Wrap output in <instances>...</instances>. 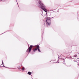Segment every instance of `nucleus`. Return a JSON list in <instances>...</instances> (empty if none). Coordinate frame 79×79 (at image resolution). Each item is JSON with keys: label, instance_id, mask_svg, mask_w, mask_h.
I'll return each instance as SVG.
<instances>
[{"label": "nucleus", "instance_id": "5", "mask_svg": "<svg viewBox=\"0 0 79 79\" xmlns=\"http://www.w3.org/2000/svg\"><path fill=\"white\" fill-rule=\"evenodd\" d=\"M40 47L39 46V45H38L37 47V50H38V52H41V51H40Z\"/></svg>", "mask_w": 79, "mask_h": 79}, {"label": "nucleus", "instance_id": "16", "mask_svg": "<svg viewBox=\"0 0 79 79\" xmlns=\"http://www.w3.org/2000/svg\"><path fill=\"white\" fill-rule=\"evenodd\" d=\"M5 32L3 33L2 34H4V33H5Z\"/></svg>", "mask_w": 79, "mask_h": 79}, {"label": "nucleus", "instance_id": "11", "mask_svg": "<svg viewBox=\"0 0 79 79\" xmlns=\"http://www.w3.org/2000/svg\"><path fill=\"white\" fill-rule=\"evenodd\" d=\"M22 70H23V71H24V69L23 68L22 69Z\"/></svg>", "mask_w": 79, "mask_h": 79}, {"label": "nucleus", "instance_id": "17", "mask_svg": "<svg viewBox=\"0 0 79 79\" xmlns=\"http://www.w3.org/2000/svg\"><path fill=\"white\" fill-rule=\"evenodd\" d=\"M1 66H0V67H1Z\"/></svg>", "mask_w": 79, "mask_h": 79}, {"label": "nucleus", "instance_id": "22", "mask_svg": "<svg viewBox=\"0 0 79 79\" xmlns=\"http://www.w3.org/2000/svg\"><path fill=\"white\" fill-rule=\"evenodd\" d=\"M58 61H59V60H58Z\"/></svg>", "mask_w": 79, "mask_h": 79}, {"label": "nucleus", "instance_id": "3", "mask_svg": "<svg viewBox=\"0 0 79 79\" xmlns=\"http://www.w3.org/2000/svg\"><path fill=\"white\" fill-rule=\"evenodd\" d=\"M35 46L31 45H30V47L28 48L27 49L26 51V52H27L28 53H29L31 52V50H32V49L33 47H34Z\"/></svg>", "mask_w": 79, "mask_h": 79}, {"label": "nucleus", "instance_id": "15", "mask_svg": "<svg viewBox=\"0 0 79 79\" xmlns=\"http://www.w3.org/2000/svg\"><path fill=\"white\" fill-rule=\"evenodd\" d=\"M17 4H18V6H19L18 5V2H17Z\"/></svg>", "mask_w": 79, "mask_h": 79}, {"label": "nucleus", "instance_id": "18", "mask_svg": "<svg viewBox=\"0 0 79 79\" xmlns=\"http://www.w3.org/2000/svg\"><path fill=\"white\" fill-rule=\"evenodd\" d=\"M16 0V1L17 2V0Z\"/></svg>", "mask_w": 79, "mask_h": 79}, {"label": "nucleus", "instance_id": "13", "mask_svg": "<svg viewBox=\"0 0 79 79\" xmlns=\"http://www.w3.org/2000/svg\"><path fill=\"white\" fill-rule=\"evenodd\" d=\"M3 67H4V68H6V67L5 66H4Z\"/></svg>", "mask_w": 79, "mask_h": 79}, {"label": "nucleus", "instance_id": "12", "mask_svg": "<svg viewBox=\"0 0 79 79\" xmlns=\"http://www.w3.org/2000/svg\"><path fill=\"white\" fill-rule=\"evenodd\" d=\"M1 1H2V2H4V1H2V0H1Z\"/></svg>", "mask_w": 79, "mask_h": 79}, {"label": "nucleus", "instance_id": "2", "mask_svg": "<svg viewBox=\"0 0 79 79\" xmlns=\"http://www.w3.org/2000/svg\"><path fill=\"white\" fill-rule=\"evenodd\" d=\"M53 18V17H47V18H46V23L47 25H48V26H50L51 22V19H52Z\"/></svg>", "mask_w": 79, "mask_h": 79}, {"label": "nucleus", "instance_id": "7", "mask_svg": "<svg viewBox=\"0 0 79 79\" xmlns=\"http://www.w3.org/2000/svg\"><path fill=\"white\" fill-rule=\"evenodd\" d=\"M36 50H37V47L35 48V49L33 50V51L34 52H36Z\"/></svg>", "mask_w": 79, "mask_h": 79}, {"label": "nucleus", "instance_id": "1", "mask_svg": "<svg viewBox=\"0 0 79 79\" xmlns=\"http://www.w3.org/2000/svg\"><path fill=\"white\" fill-rule=\"evenodd\" d=\"M38 1V3L39 4V5L38 6L41 8L43 11H44L46 13V15H47V10L46 6H45V5L43 4L40 0H37Z\"/></svg>", "mask_w": 79, "mask_h": 79}, {"label": "nucleus", "instance_id": "10", "mask_svg": "<svg viewBox=\"0 0 79 79\" xmlns=\"http://www.w3.org/2000/svg\"><path fill=\"white\" fill-rule=\"evenodd\" d=\"M76 56H77V55H74V57H76Z\"/></svg>", "mask_w": 79, "mask_h": 79}, {"label": "nucleus", "instance_id": "4", "mask_svg": "<svg viewBox=\"0 0 79 79\" xmlns=\"http://www.w3.org/2000/svg\"><path fill=\"white\" fill-rule=\"evenodd\" d=\"M62 55H60V56H58V58H59L60 60H61L60 61H61V62H64V63L65 62V61L64 60V59H62L61 58V57L62 56Z\"/></svg>", "mask_w": 79, "mask_h": 79}, {"label": "nucleus", "instance_id": "14", "mask_svg": "<svg viewBox=\"0 0 79 79\" xmlns=\"http://www.w3.org/2000/svg\"><path fill=\"white\" fill-rule=\"evenodd\" d=\"M58 63H61V62H58Z\"/></svg>", "mask_w": 79, "mask_h": 79}, {"label": "nucleus", "instance_id": "21", "mask_svg": "<svg viewBox=\"0 0 79 79\" xmlns=\"http://www.w3.org/2000/svg\"><path fill=\"white\" fill-rule=\"evenodd\" d=\"M32 54H33V53H32Z\"/></svg>", "mask_w": 79, "mask_h": 79}, {"label": "nucleus", "instance_id": "8", "mask_svg": "<svg viewBox=\"0 0 79 79\" xmlns=\"http://www.w3.org/2000/svg\"><path fill=\"white\" fill-rule=\"evenodd\" d=\"M2 64L3 66H4V64H3V60H2Z\"/></svg>", "mask_w": 79, "mask_h": 79}, {"label": "nucleus", "instance_id": "6", "mask_svg": "<svg viewBox=\"0 0 79 79\" xmlns=\"http://www.w3.org/2000/svg\"><path fill=\"white\" fill-rule=\"evenodd\" d=\"M28 74H29V75H31V74H32V72H28L27 73Z\"/></svg>", "mask_w": 79, "mask_h": 79}, {"label": "nucleus", "instance_id": "19", "mask_svg": "<svg viewBox=\"0 0 79 79\" xmlns=\"http://www.w3.org/2000/svg\"><path fill=\"white\" fill-rule=\"evenodd\" d=\"M28 47H29V45H28Z\"/></svg>", "mask_w": 79, "mask_h": 79}, {"label": "nucleus", "instance_id": "20", "mask_svg": "<svg viewBox=\"0 0 79 79\" xmlns=\"http://www.w3.org/2000/svg\"><path fill=\"white\" fill-rule=\"evenodd\" d=\"M57 12H58V11H57Z\"/></svg>", "mask_w": 79, "mask_h": 79}, {"label": "nucleus", "instance_id": "9", "mask_svg": "<svg viewBox=\"0 0 79 79\" xmlns=\"http://www.w3.org/2000/svg\"><path fill=\"white\" fill-rule=\"evenodd\" d=\"M18 68L19 69H21V67H18Z\"/></svg>", "mask_w": 79, "mask_h": 79}]
</instances>
